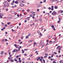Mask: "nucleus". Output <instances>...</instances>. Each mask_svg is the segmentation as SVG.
<instances>
[{"mask_svg": "<svg viewBox=\"0 0 63 63\" xmlns=\"http://www.w3.org/2000/svg\"><path fill=\"white\" fill-rule=\"evenodd\" d=\"M60 47V46H59L57 47L56 48L57 50L58 49V50H61V48Z\"/></svg>", "mask_w": 63, "mask_h": 63, "instance_id": "obj_1", "label": "nucleus"}, {"mask_svg": "<svg viewBox=\"0 0 63 63\" xmlns=\"http://www.w3.org/2000/svg\"><path fill=\"white\" fill-rule=\"evenodd\" d=\"M36 7H37L39 8V7H41V5H40V4H37L36 5Z\"/></svg>", "mask_w": 63, "mask_h": 63, "instance_id": "obj_2", "label": "nucleus"}, {"mask_svg": "<svg viewBox=\"0 0 63 63\" xmlns=\"http://www.w3.org/2000/svg\"><path fill=\"white\" fill-rule=\"evenodd\" d=\"M18 1H19V0H17L15 2V4H18Z\"/></svg>", "mask_w": 63, "mask_h": 63, "instance_id": "obj_3", "label": "nucleus"}, {"mask_svg": "<svg viewBox=\"0 0 63 63\" xmlns=\"http://www.w3.org/2000/svg\"><path fill=\"white\" fill-rule=\"evenodd\" d=\"M52 15H53V16H55V12L54 11L53 13H52Z\"/></svg>", "mask_w": 63, "mask_h": 63, "instance_id": "obj_4", "label": "nucleus"}, {"mask_svg": "<svg viewBox=\"0 0 63 63\" xmlns=\"http://www.w3.org/2000/svg\"><path fill=\"white\" fill-rule=\"evenodd\" d=\"M20 6L21 7H23V6H24V4L22 3H21L20 4Z\"/></svg>", "mask_w": 63, "mask_h": 63, "instance_id": "obj_5", "label": "nucleus"}, {"mask_svg": "<svg viewBox=\"0 0 63 63\" xmlns=\"http://www.w3.org/2000/svg\"><path fill=\"white\" fill-rule=\"evenodd\" d=\"M51 10L52 11H53L54 9H53V8H54V6H53L52 5L51 6Z\"/></svg>", "mask_w": 63, "mask_h": 63, "instance_id": "obj_6", "label": "nucleus"}, {"mask_svg": "<svg viewBox=\"0 0 63 63\" xmlns=\"http://www.w3.org/2000/svg\"><path fill=\"white\" fill-rule=\"evenodd\" d=\"M13 27V25H12L9 26V28L11 29V28H12Z\"/></svg>", "mask_w": 63, "mask_h": 63, "instance_id": "obj_7", "label": "nucleus"}, {"mask_svg": "<svg viewBox=\"0 0 63 63\" xmlns=\"http://www.w3.org/2000/svg\"><path fill=\"white\" fill-rule=\"evenodd\" d=\"M33 41V40H29L28 41V42L29 43H31V42H32Z\"/></svg>", "mask_w": 63, "mask_h": 63, "instance_id": "obj_8", "label": "nucleus"}, {"mask_svg": "<svg viewBox=\"0 0 63 63\" xmlns=\"http://www.w3.org/2000/svg\"><path fill=\"white\" fill-rule=\"evenodd\" d=\"M44 43V41H41L40 44L41 45H42V43Z\"/></svg>", "mask_w": 63, "mask_h": 63, "instance_id": "obj_9", "label": "nucleus"}, {"mask_svg": "<svg viewBox=\"0 0 63 63\" xmlns=\"http://www.w3.org/2000/svg\"><path fill=\"white\" fill-rule=\"evenodd\" d=\"M6 7H7V6H6V3H5L3 5V7L5 8Z\"/></svg>", "mask_w": 63, "mask_h": 63, "instance_id": "obj_10", "label": "nucleus"}, {"mask_svg": "<svg viewBox=\"0 0 63 63\" xmlns=\"http://www.w3.org/2000/svg\"><path fill=\"white\" fill-rule=\"evenodd\" d=\"M21 2L22 3H24V2H25V0H22L21 1Z\"/></svg>", "mask_w": 63, "mask_h": 63, "instance_id": "obj_11", "label": "nucleus"}, {"mask_svg": "<svg viewBox=\"0 0 63 63\" xmlns=\"http://www.w3.org/2000/svg\"><path fill=\"white\" fill-rule=\"evenodd\" d=\"M9 3H7L6 5V7H9Z\"/></svg>", "mask_w": 63, "mask_h": 63, "instance_id": "obj_12", "label": "nucleus"}, {"mask_svg": "<svg viewBox=\"0 0 63 63\" xmlns=\"http://www.w3.org/2000/svg\"><path fill=\"white\" fill-rule=\"evenodd\" d=\"M26 39H28L29 38V36L28 35H27L26 36Z\"/></svg>", "mask_w": 63, "mask_h": 63, "instance_id": "obj_13", "label": "nucleus"}, {"mask_svg": "<svg viewBox=\"0 0 63 63\" xmlns=\"http://www.w3.org/2000/svg\"><path fill=\"white\" fill-rule=\"evenodd\" d=\"M39 21H40V22L42 21V18L39 19Z\"/></svg>", "mask_w": 63, "mask_h": 63, "instance_id": "obj_14", "label": "nucleus"}, {"mask_svg": "<svg viewBox=\"0 0 63 63\" xmlns=\"http://www.w3.org/2000/svg\"><path fill=\"white\" fill-rule=\"evenodd\" d=\"M63 60H61V61H60L59 62H60V63H62V62H63Z\"/></svg>", "mask_w": 63, "mask_h": 63, "instance_id": "obj_15", "label": "nucleus"}, {"mask_svg": "<svg viewBox=\"0 0 63 63\" xmlns=\"http://www.w3.org/2000/svg\"><path fill=\"white\" fill-rule=\"evenodd\" d=\"M3 52H3V51H2L1 52V55H3Z\"/></svg>", "mask_w": 63, "mask_h": 63, "instance_id": "obj_16", "label": "nucleus"}, {"mask_svg": "<svg viewBox=\"0 0 63 63\" xmlns=\"http://www.w3.org/2000/svg\"><path fill=\"white\" fill-rule=\"evenodd\" d=\"M37 33L38 34H39L40 33V31L39 30H38L37 32Z\"/></svg>", "mask_w": 63, "mask_h": 63, "instance_id": "obj_17", "label": "nucleus"}, {"mask_svg": "<svg viewBox=\"0 0 63 63\" xmlns=\"http://www.w3.org/2000/svg\"><path fill=\"white\" fill-rule=\"evenodd\" d=\"M22 53H24V51L22 49Z\"/></svg>", "mask_w": 63, "mask_h": 63, "instance_id": "obj_18", "label": "nucleus"}, {"mask_svg": "<svg viewBox=\"0 0 63 63\" xmlns=\"http://www.w3.org/2000/svg\"><path fill=\"white\" fill-rule=\"evenodd\" d=\"M51 27L52 28H54V26L53 25H52L51 26Z\"/></svg>", "mask_w": 63, "mask_h": 63, "instance_id": "obj_19", "label": "nucleus"}, {"mask_svg": "<svg viewBox=\"0 0 63 63\" xmlns=\"http://www.w3.org/2000/svg\"><path fill=\"white\" fill-rule=\"evenodd\" d=\"M14 61V60H10V62H13Z\"/></svg>", "mask_w": 63, "mask_h": 63, "instance_id": "obj_20", "label": "nucleus"}, {"mask_svg": "<svg viewBox=\"0 0 63 63\" xmlns=\"http://www.w3.org/2000/svg\"><path fill=\"white\" fill-rule=\"evenodd\" d=\"M16 51V49H14V50H13V51L12 52H15V51Z\"/></svg>", "mask_w": 63, "mask_h": 63, "instance_id": "obj_21", "label": "nucleus"}, {"mask_svg": "<svg viewBox=\"0 0 63 63\" xmlns=\"http://www.w3.org/2000/svg\"><path fill=\"white\" fill-rule=\"evenodd\" d=\"M39 35H40V36H43V35L42 34V33L41 32L39 34Z\"/></svg>", "mask_w": 63, "mask_h": 63, "instance_id": "obj_22", "label": "nucleus"}, {"mask_svg": "<svg viewBox=\"0 0 63 63\" xmlns=\"http://www.w3.org/2000/svg\"><path fill=\"white\" fill-rule=\"evenodd\" d=\"M21 10V8H19L18 9V11H21V10Z\"/></svg>", "mask_w": 63, "mask_h": 63, "instance_id": "obj_23", "label": "nucleus"}, {"mask_svg": "<svg viewBox=\"0 0 63 63\" xmlns=\"http://www.w3.org/2000/svg\"><path fill=\"white\" fill-rule=\"evenodd\" d=\"M31 35V34L30 33H29L28 36H30V35Z\"/></svg>", "mask_w": 63, "mask_h": 63, "instance_id": "obj_24", "label": "nucleus"}, {"mask_svg": "<svg viewBox=\"0 0 63 63\" xmlns=\"http://www.w3.org/2000/svg\"><path fill=\"white\" fill-rule=\"evenodd\" d=\"M54 54H52L51 56V57L52 58L53 57V55H54Z\"/></svg>", "mask_w": 63, "mask_h": 63, "instance_id": "obj_25", "label": "nucleus"}, {"mask_svg": "<svg viewBox=\"0 0 63 63\" xmlns=\"http://www.w3.org/2000/svg\"><path fill=\"white\" fill-rule=\"evenodd\" d=\"M53 36L52 35H51V36H50L49 37V38H52V37Z\"/></svg>", "mask_w": 63, "mask_h": 63, "instance_id": "obj_26", "label": "nucleus"}, {"mask_svg": "<svg viewBox=\"0 0 63 63\" xmlns=\"http://www.w3.org/2000/svg\"><path fill=\"white\" fill-rule=\"evenodd\" d=\"M48 58L49 59H50V58H51V57H50V56H49V57H48Z\"/></svg>", "mask_w": 63, "mask_h": 63, "instance_id": "obj_27", "label": "nucleus"}, {"mask_svg": "<svg viewBox=\"0 0 63 63\" xmlns=\"http://www.w3.org/2000/svg\"><path fill=\"white\" fill-rule=\"evenodd\" d=\"M45 55H46V56H47V55H48V54L47 53H45Z\"/></svg>", "mask_w": 63, "mask_h": 63, "instance_id": "obj_28", "label": "nucleus"}, {"mask_svg": "<svg viewBox=\"0 0 63 63\" xmlns=\"http://www.w3.org/2000/svg\"><path fill=\"white\" fill-rule=\"evenodd\" d=\"M21 46H20L18 48V49H20V48H21Z\"/></svg>", "mask_w": 63, "mask_h": 63, "instance_id": "obj_29", "label": "nucleus"}, {"mask_svg": "<svg viewBox=\"0 0 63 63\" xmlns=\"http://www.w3.org/2000/svg\"><path fill=\"white\" fill-rule=\"evenodd\" d=\"M16 51H19V50H20V49H18V50L16 49Z\"/></svg>", "mask_w": 63, "mask_h": 63, "instance_id": "obj_30", "label": "nucleus"}, {"mask_svg": "<svg viewBox=\"0 0 63 63\" xmlns=\"http://www.w3.org/2000/svg\"><path fill=\"white\" fill-rule=\"evenodd\" d=\"M48 10H51V8L50 7H49L48 8Z\"/></svg>", "mask_w": 63, "mask_h": 63, "instance_id": "obj_31", "label": "nucleus"}, {"mask_svg": "<svg viewBox=\"0 0 63 63\" xmlns=\"http://www.w3.org/2000/svg\"><path fill=\"white\" fill-rule=\"evenodd\" d=\"M58 0H57L56 1V4H57V3H58Z\"/></svg>", "mask_w": 63, "mask_h": 63, "instance_id": "obj_32", "label": "nucleus"}, {"mask_svg": "<svg viewBox=\"0 0 63 63\" xmlns=\"http://www.w3.org/2000/svg\"><path fill=\"white\" fill-rule=\"evenodd\" d=\"M2 18V16L1 15L0 16V18Z\"/></svg>", "mask_w": 63, "mask_h": 63, "instance_id": "obj_33", "label": "nucleus"}, {"mask_svg": "<svg viewBox=\"0 0 63 63\" xmlns=\"http://www.w3.org/2000/svg\"><path fill=\"white\" fill-rule=\"evenodd\" d=\"M49 43H52V41H49Z\"/></svg>", "mask_w": 63, "mask_h": 63, "instance_id": "obj_34", "label": "nucleus"}, {"mask_svg": "<svg viewBox=\"0 0 63 63\" xmlns=\"http://www.w3.org/2000/svg\"><path fill=\"white\" fill-rule=\"evenodd\" d=\"M58 13H61V10H59L58 11Z\"/></svg>", "mask_w": 63, "mask_h": 63, "instance_id": "obj_35", "label": "nucleus"}, {"mask_svg": "<svg viewBox=\"0 0 63 63\" xmlns=\"http://www.w3.org/2000/svg\"><path fill=\"white\" fill-rule=\"evenodd\" d=\"M41 59H44V57L42 56L41 57Z\"/></svg>", "mask_w": 63, "mask_h": 63, "instance_id": "obj_36", "label": "nucleus"}, {"mask_svg": "<svg viewBox=\"0 0 63 63\" xmlns=\"http://www.w3.org/2000/svg\"><path fill=\"white\" fill-rule=\"evenodd\" d=\"M30 17H32V16H33V15H30Z\"/></svg>", "mask_w": 63, "mask_h": 63, "instance_id": "obj_37", "label": "nucleus"}, {"mask_svg": "<svg viewBox=\"0 0 63 63\" xmlns=\"http://www.w3.org/2000/svg\"><path fill=\"white\" fill-rule=\"evenodd\" d=\"M33 45H36V42H35L34 43Z\"/></svg>", "mask_w": 63, "mask_h": 63, "instance_id": "obj_38", "label": "nucleus"}, {"mask_svg": "<svg viewBox=\"0 0 63 63\" xmlns=\"http://www.w3.org/2000/svg\"><path fill=\"white\" fill-rule=\"evenodd\" d=\"M7 1L8 2H10V0H7Z\"/></svg>", "mask_w": 63, "mask_h": 63, "instance_id": "obj_39", "label": "nucleus"}, {"mask_svg": "<svg viewBox=\"0 0 63 63\" xmlns=\"http://www.w3.org/2000/svg\"><path fill=\"white\" fill-rule=\"evenodd\" d=\"M5 27H8V26H7V24H5Z\"/></svg>", "mask_w": 63, "mask_h": 63, "instance_id": "obj_40", "label": "nucleus"}, {"mask_svg": "<svg viewBox=\"0 0 63 63\" xmlns=\"http://www.w3.org/2000/svg\"><path fill=\"white\" fill-rule=\"evenodd\" d=\"M14 46H15L16 47V46H17V45L16 44H15L14 45Z\"/></svg>", "mask_w": 63, "mask_h": 63, "instance_id": "obj_41", "label": "nucleus"}, {"mask_svg": "<svg viewBox=\"0 0 63 63\" xmlns=\"http://www.w3.org/2000/svg\"><path fill=\"white\" fill-rule=\"evenodd\" d=\"M57 8H58V6H55V9H57Z\"/></svg>", "mask_w": 63, "mask_h": 63, "instance_id": "obj_42", "label": "nucleus"}, {"mask_svg": "<svg viewBox=\"0 0 63 63\" xmlns=\"http://www.w3.org/2000/svg\"><path fill=\"white\" fill-rule=\"evenodd\" d=\"M24 56H27V54H24Z\"/></svg>", "mask_w": 63, "mask_h": 63, "instance_id": "obj_43", "label": "nucleus"}, {"mask_svg": "<svg viewBox=\"0 0 63 63\" xmlns=\"http://www.w3.org/2000/svg\"><path fill=\"white\" fill-rule=\"evenodd\" d=\"M22 44V42H21L20 43V44L21 45V44Z\"/></svg>", "mask_w": 63, "mask_h": 63, "instance_id": "obj_44", "label": "nucleus"}, {"mask_svg": "<svg viewBox=\"0 0 63 63\" xmlns=\"http://www.w3.org/2000/svg\"><path fill=\"white\" fill-rule=\"evenodd\" d=\"M39 10H40L39 9H37V12H39Z\"/></svg>", "mask_w": 63, "mask_h": 63, "instance_id": "obj_45", "label": "nucleus"}, {"mask_svg": "<svg viewBox=\"0 0 63 63\" xmlns=\"http://www.w3.org/2000/svg\"><path fill=\"white\" fill-rule=\"evenodd\" d=\"M2 42H4V41H5V40H4V39H2Z\"/></svg>", "mask_w": 63, "mask_h": 63, "instance_id": "obj_46", "label": "nucleus"}, {"mask_svg": "<svg viewBox=\"0 0 63 63\" xmlns=\"http://www.w3.org/2000/svg\"><path fill=\"white\" fill-rule=\"evenodd\" d=\"M47 14H48V16H49L50 14L49 13H47V14H46V15H47Z\"/></svg>", "mask_w": 63, "mask_h": 63, "instance_id": "obj_47", "label": "nucleus"}, {"mask_svg": "<svg viewBox=\"0 0 63 63\" xmlns=\"http://www.w3.org/2000/svg\"><path fill=\"white\" fill-rule=\"evenodd\" d=\"M58 52L59 53H60V50H58Z\"/></svg>", "mask_w": 63, "mask_h": 63, "instance_id": "obj_48", "label": "nucleus"}, {"mask_svg": "<svg viewBox=\"0 0 63 63\" xmlns=\"http://www.w3.org/2000/svg\"><path fill=\"white\" fill-rule=\"evenodd\" d=\"M44 58H47V56H44Z\"/></svg>", "mask_w": 63, "mask_h": 63, "instance_id": "obj_49", "label": "nucleus"}, {"mask_svg": "<svg viewBox=\"0 0 63 63\" xmlns=\"http://www.w3.org/2000/svg\"><path fill=\"white\" fill-rule=\"evenodd\" d=\"M23 36H21V39H23Z\"/></svg>", "mask_w": 63, "mask_h": 63, "instance_id": "obj_50", "label": "nucleus"}, {"mask_svg": "<svg viewBox=\"0 0 63 63\" xmlns=\"http://www.w3.org/2000/svg\"><path fill=\"white\" fill-rule=\"evenodd\" d=\"M40 4H42V3H43V2L42 1H40Z\"/></svg>", "mask_w": 63, "mask_h": 63, "instance_id": "obj_51", "label": "nucleus"}, {"mask_svg": "<svg viewBox=\"0 0 63 63\" xmlns=\"http://www.w3.org/2000/svg\"><path fill=\"white\" fill-rule=\"evenodd\" d=\"M5 42H7V39H5Z\"/></svg>", "mask_w": 63, "mask_h": 63, "instance_id": "obj_52", "label": "nucleus"}, {"mask_svg": "<svg viewBox=\"0 0 63 63\" xmlns=\"http://www.w3.org/2000/svg\"><path fill=\"white\" fill-rule=\"evenodd\" d=\"M32 56H33V54H32L30 56V57H32Z\"/></svg>", "mask_w": 63, "mask_h": 63, "instance_id": "obj_53", "label": "nucleus"}, {"mask_svg": "<svg viewBox=\"0 0 63 63\" xmlns=\"http://www.w3.org/2000/svg\"><path fill=\"white\" fill-rule=\"evenodd\" d=\"M60 20L58 21V22H57L58 23H59V22H60Z\"/></svg>", "mask_w": 63, "mask_h": 63, "instance_id": "obj_54", "label": "nucleus"}, {"mask_svg": "<svg viewBox=\"0 0 63 63\" xmlns=\"http://www.w3.org/2000/svg\"><path fill=\"white\" fill-rule=\"evenodd\" d=\"M61 13H63V11L62 10L61 11Z\"/></svg>", "mask_w": 63, "mask_h": 63, "instance_id": "obj_55", "label": "nucleus"}, {"mask_svg": "<svg viewBox=\"0 0 63 63\" xmlns=\"http://www.w3.org/2000/svg\"><path fill=\"white\" fill-rule=\"evenodd\" d=\"M52 60H53V59H52V58H51L50 61H52Z\"/></svg>", "mask_w": 63, "mask_h": 63, "instance_id": "obj_56", "label": "nucleus"}, {"mask_svg": "<svg viewBox=\"0 0 63 63\" xmlns=\"http://www.w3.org/2000/svg\"><path fill=\"white\" fill-rule=\"evenodd\" d=\"M46 42H47V43H48V40H46Z\"/></svg>", "mask_w": 63, "mask_h": 63, "instance_id": "obj_57", "label": "nucleus"}, {"mask_svg": "<svg viewBox=\"0 0 63 63\" xmlns=\"http://www.w3.org/2000/svg\"><path fill=\"white\" fill-rule=\"evenodd\" d=\"M38 52V51H35V53H37Z\"/></svg>", "mask_w": 63, "mask_h": 63, "instance_id": "obj_58", "label": "nucleus"}, {"mask_svg": "<svg viewBox=\"0 0 63 63\" xmlns=\"http://www.w3.org/2000/svg\"><path fill=\"white\" fill-rule=\"evenodd\" d=\"M14 3H11V5H13V4H14Z\"/></svg>", "mask_w": 63, "mask_h": 63, "instance_id": "obj_59", "label": "nucleus"}, {"mask_svg": "<svg viewBox=\"0 0 63 63\" xmlns=\"http://www.w3.org/2000/svg\"><path fill=\"white\" fill-rule=\"evenodd\" d=\"M27 11L28 12H29V10L28 9V10H27Z\"/></svg>", "mask_w": 63, "mask_h": 63, "instance_id": "obj_60", "label": "nucleus"}, {"mask_svg": "<svg viewBox=\"0 0 63 63\" xmlns=\"http://www.w3.org/2000/svg\"><path fill=\"white\" fill-rule=\"evenodd\" d=\"M10 22H8L7 23V24L9 25L10 24Z\"/></svg>", "mask_w": 63, "mask_h": 63, "instance_id": "obj_61", "label": "nucleus"}, {"mask_svg": "<svg viewBox=\"0 0 63 63\" xmlns=\"http://www.w3.org/2000/svg\"><path fill=\"white\" fill-rule=\"evenodd\" d=\"M30 63H33V62L31 61L30 62Z\"/></svg>", "mask_w": 63, "mask_h": 63, "instance_id": "obj_62", "label": "nucleus"}, {"mask_svg": "<svg viewBox=\"0 0 63 63\" xmlns=\"http://www.w3.org/2000/svg\"><path fill=\"white\" fill-rule=\"evenodd\" d=\"M53 63H55V61H53Z\"/></svg>", "mask_w": 63, "mask_h": 63, "instance_id": "obj_63", "label": "nucleus"}, {"mask_svg": "<svg viewBox=\"0 0 63 63\" xmlns=\"http://www.w3.org/2000/svg\"><path fill=\"white\" fill-rule=\"evenodd\" d=\"M50 13H52V11H50V12H49Z\"/></svg>", "mask_w": 63, "mask_h": 63, "instance_id": "obj_64", "label": "nucleus"}]
</instances>
